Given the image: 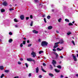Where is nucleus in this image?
<instances>
[{
	"instance_id": "obj_1",
	"label": "nucleus",
	"mask_w": 78,
	"mask_h": 78,
	"mask_svg": "<svg viewBox=\"0 0 78 78\" xmlns=\"http://www.w3.org/2000/svg\"><path fill=\"white\" fill-rule=\"evenodd\" d=\"M59 43L60 44H64V41H63V39H61L60 41L55 43V44L54 46V48H56V47H59V45H58V44H59Z\"/></svg>"
},
{
	"instance_id": "obj_2",
	"label": "nucleus",
	"mask_w": 78,
	"mask_h": 78,
	"mask_svg": "<svg viewBox=\"0 0 78 78\" xmlns=\"http://www.w3.org/2000/svg\"><path fill=\"white\" fill-rule=\"evenodd\" d=\"M48 44V43L45 41H43L41 43L42 46H46V45H47Z\"/></svg>"
},
{
	"instance_id": "obj_3",
	"label": "nucleus",
	"mask_w": 78,
	"mask_h": 78,
	"mask_svg": "<svg viewBox=\"0 0 78 78\" xmlns=\"http://www.w3.org/2000/svg\"><path fill=\"white\" fill-rule=\"evenodd\" d=\"M31 55L32 56L33 58H35L36 56V53L34 52H32L31 53Z\"/></svg>"
},
{
	"instance_id": "obj_4",
	"label": "nucleus",
	"mask_w": 78,
	"mask_h": 78,
	"mask_svg": "<svg viewBox=\"0 0 78 78\" xmlns=\"http://www.w3.org/2000/svg\"><path fill=\"white\" fill-rule=\"evenodd\" d=\"M27 61H33V62H35V60L33 59H32L31 58H27Z\"/></svg>"
},
{
	"instance_id": "obj_5",
	"label": "nucleus",
	"mask_w": 78,
	"mask_h": 78,
	"mask_svg": "<svg viewBox=\"0 0 78 78\" xmlns=\"http://www.w3.org/2000/svg\"><path fill=\"white\" fill-rule=\"evenodd\" d=\"M73 59H74V61H77V58H76V56H75L74 55H73Z\"/></svg>"
},
{
	"instance_id": "obj_6",
	"label": "nucleus",
	"mask_w": 78,
	"mask_h": 78,
	"mask_svg": "<svg viewBox=\"0 0 78 78\" xmlns=\"http://www.w3.org/2000/svg\"><path fill=\"white\" fill-rule=\"evenodd\" d=\"M33 32L34 33H35V34H37L39 32L38 31H37L35 30H33Z\"/></svg>"
},
{
	"instance_id": "obj_7",
	"label": "nucleus",
	"mask_w": 78,
	"mask_h": 78,
	"mask_svg": "<svg viewBox=\"0 0 78 78\" xmlns=\"http://www.w3.org/2000/svg\"><path fill=\"white\" fill-rule=\"evenodd\" d=\"M20 18L21 20H23L24 19V16L23 15H22L20 16Z\"/></svg>"
},
{
	"instance_id": "obj_8",
	"label": "nucleus",
	"mask_w": 78,
	"mask_h": 78,
	"mask_svg": "<svg viewBox=\"0 0 78 78\" xmlns=\"http://www.w3.org/2000/svg\"><path fill=\"white\" fill-rule=\"evenodd\" d=\"M3 5H4V6H6V5H8V4L6 2H5L3 3Z\"/></svg>"
},
{
	"instance_id": "obj_9",
	"label": "nucleus",
	"mask_w": 78,
	"mask_h": 78,
	"mask_svg": "<svg viewBox=\"0 0 78 78\" xmlns=\"http://www.w3.org/2000/svg\"><path fill=\"white\" fill-rule=\"evenodd\" d=\"M48 75L49 76H51V77H53V76H54V75L53 74H52L51 73H49Z\"/></svg>"
},
{
	"instance_id": "obj_10",
	"label": "nucleus",
	"mask_w": 78,
	"mask_h": 78,
	"mask_svg": "<svg viewBox=\"0 0 78 78\" xmlns=\"http://www.w3.org/2000/svg\"><path fill=\"white\" fill-rule=\"evenodd\" d=\"M63 47H62V48L61 49L59 48H57V50H58V51H61L62 50H63Z\"/></svg>"
},
{
	"instance_id": "obj_11",
	"label": "nucleus",
	"mask_w": 78,
	"mask_h": 78,
	"mask_svg": "<svg viewBox=\"0 0 78 78\" xmlns=\"http://www.w3.org/2000/svg\"><path fill=\"white\" fill-rule=\"evenodd\" d=\"M36 73H38L39 72V68L38 67H37L36 69Z\"/></svg>"
},
{
	"instance_id": "obj_12",
	"label": "nucleus",
	"mask_w": 78,
	"mask_h": 78,
	"mask_svg": "<svg viewBox=\"0 0 78 78\" xmlns=\"http://www.w3.org/2000/svg\"><path fill=\"white\" fill-rule=\"evenodd\" d=\"M55 70L56 73H59L60 72V70H58L57 69H55Z\"/></svg>"
},
{
	"instance_id": "obj_13",
	"label": "nucleus",
	"mask_w": 78,
	"mask_h": 78,
	"mask_svg": "<svg viewBox=\"0 0 78 78\" xmlns=\"http://www.w3.org/2000/svg\"><path fill=\"white\" fill-rule=\"evenodd\" d=\"M48 30H51V29L53 28V27L51 26H49L48 27Z\"/></svg>"
},
{
	"instance_id": "obj_14",
	"label": "nucleus",
	"mask_w": 78,
	"mask_h": 78,
	"mask_svg": "<svg viewBox=\"0 0 78 78\" xmlns=\"http://www.w3.org/2000/svg\"><path fill=\"white\" fill-rule=\"evenodd\" d=\"M12 42V39H10L9 40V43H11Z\"/></svg>"
},
{
	"instance_id": "obj_15",
	"label": "nucleus",
	"mask_w": 78,
	"mask_h": 78,
	"mask_svg": "<svg viewBox=\"0 0 78 78\" xmlns=\"http://www.w3.org/2000/svg\"><path fill=\"white\" fill-rule=\"evenodd\" d=\"M0 69L1 70H3V69H4L3 66H0Z\"/></svg>"
},
{
	"instance_id": "obj_16",
	"label": "nucleus",
	"mask_w": 78,
	"mask_h": 78,
	"mask_svg": "<svg viewBox=\"0 0 78 78\" xmlns=\"http://www.w3.org/2000/svg\"><path fill=\"white\" fill-rule=\"evenodd\" d=\"M5 73H9V70H5Z\"/></svg>"
},
{
	"instance_id": "obj_17",
	"label": "nucleus",
	"mask_w": 78,
	"mask_h": 78,
	"mask_svg": "<svg viewBox=\"0 0 78 78\" xmlns=\"http://www.w3.org/2000/svg\"><path fill=\"white\" fill-rule=\"evenodd\" d=\"M53 53H54L55 55H56V57L57 58H58V54L56 53V52H53Z\"/></svg>"
},
{
	"instance_id": "obj_18",
	"label": "nucleus",
	"mask_w": 78,
	"mask_h": 78,
	"mask_svg": "<svg viewBox=\"0 0 78 78\" xmlns=\"http://www.w3.org/2000/svg\"><path fill=\"white\" fill-rule=\"evenodd\" d=\"M52 63L53 64H55L56 63V61L55 60H53Z\"/></svg>"
},
{
	"instance_id": "obj_19",
	"label": "nucleus",
	"mask_w": 78,
	"mask_h": 78,
	"mask_svg": "<svg viewBox=\"0 0 78 78\" xmlns=\"http://www.w3.org/2000/svg\"><path fill=\"white\" fill-rule=\"evenodd\" d=\"M65 21L66 22H69V20L67 19H65Z\"/></svg>"
},
{
	"instance_id": "obj_20",
	"label": "nucleus",
	"mask_w": 78,
	"mask_h": 78,
	"mask_svg": "<svg viewBox=\"0 0 78 78\" xmlns=\"http://www.w3.org/2000/svg\"><path fill=\"white\" fill-rule=\"evenodd\" d=\"M68 25H69V26H73V24H72V23H69Z\"/></svg>"
},
{
	"instance_id": "obj_21",
	"label": "nucleus",
	"mask_w": 78,
	"mask_h": 78,
	"mask_svg": "<svg viewBox=\"0 0 78 78\" xmlns=\"http://www.w3.org/2000/svg\"><path fill=\"white\" fill-rule=\"evenodd\" d=\"M62 20V19L61 18H60L58 20V22H61Z\"/></svg>"
},
{
	"instance_id": "obj_22",
	"label": "nucleus",
	"mask_w": 78,
	"mask_h": 78,
	"mask_svg": "<svg viewBox=\"0 0 78 78\" xmlns=\"http://www.w3.org/2000/svg\"><path fill=\"white\" fill-rule=\"evenodd\" d=\"M41 70L43 71V72H46V71L43 68H42V67H41Z\"/></svg>"
},
{
	"instance_id": "obj_23",
	"label": "nucleus",
	"mask_w": 78,
	"mask_h": 78,
	"mask_svg": "<svg viewBox=\"0 0 78 78\" xmlns=\"http://www.w3.org/2000/svg\"><path fill=\"white\" fill-rule=\"evenodd\" d=\"M14 22H18V20H17V19H14Z\"/></svg>"
},
{
	"instance_id": "obj_24",
	"label": "nucleus",
	"mask_w": 78,
	"mask_h": 78,
	"mask_svg": "<svg viewBox=\"0 0 78 78\" xmlns=\"http://www.w3.org/2000/svg\"><path fill=\"white\" fill-rule=\"evenodd\" d=\"M5 9H2L1 10V11L2 12H5Z\"/></svg>"
},
{
	"instance_id": "obj_25",
	"label": "nucleus",
	"mask_w": 78,
	"mask_h": 78,
	"mask_svg": "<svg viewBox=\"0 0 78 78\" xmlns=\"http://www.w3.org/2000/svg\"><path fill=\"white\" fill-rule=\"evenodd\" d=\"M33 21H32L31 22V23L30 24V26H31V27H32V26H33Z\"/></svg>"
},
{
	"instance_id": "obj_26",
	"label": "nucleus",
	"mask_w": 78,
	"mask_h": 78,
	"mask_svg": "<svg viewBox=\"0 0 78 78\" xmlns=\"http://www.w3.org/2000/svg\"><path fill=\"white\" fill-rule=\"evenodd\" d=\"M50 16H47V19H50Z\"/></svg>"
},
{
	"instance_id": "obj_27",
	"label": "nucleus",
	"mask_w": 78,
	"mask_h": 78,
	"mask_svg": "<svg viewBox=\"0 0 78 78\" xmlns=\"http://www.w3.org/2000/svg\"><path fill=\"white\" fill-rule=\"evenodd\" d=\"M15 28H18V27H19V25L17 24H16L15 25Z\"/></svg>"
},
{
	"instance_id": "obj_28",
	"label": "nucleus",
	"mask_w": 78,
	"mask_h": 78,
	"mask_svg": "<svg viewBox=\"0 0 78 78\" xmlns=\"http://www.w3.org/2000/svg\"><path fill=\"white\" fill-rule=\"evenodd\" d=\"M71 34V32H68L67 33V35H68V36H69V35H70Z\"/></svg>"
},
{
	"instance_id": "obj_29",
	"label": "nucleus",
	"mask_w": 78,
	"mask_h": 78,
	"mask_svg": "<svg viewBox=\"0 0 78 78\" xmlns=\"http://www.w3.org/2000/svg\"><path fill=\"white\" fill-rule=\"evenodd\" d=\"M9 10L10 11H12L13 10H14V9H13L11 8V9H9Z\"/></svg>"
},
{
	"instance_id": "obj_30",
	"label": "nucleus",
	"mask_w": 78,
	"mask_h": 78,
	"mask_svg": "<svg viewBox=\"0 0 78 78\" xmlns=\"http://www.w3.org/2000/svg\"><path fill=\"white\" fill-rule=\"evenodd\" d=\"M50 69L51 70H52L53 69V67H52V66L51 65H50Z\"/></svg>"
},
{
	"instance_id": "obj_31",
	"label": "nucleus",
	"mask_w": 78,
	"mask_h": 78,
	"mask_svg": "<svg viewBox=\"0 0 78 78\" xmlns=\"http://www.w3.org/2000/svg\"><path fill=\"white\" fill-rule=\"evenodd\" d=\"M25 65L26 66L27 68H28V64H27V63H25Z\"/></svg>"
},
{
	"instance_id": "obj_32",
	"label": "nucleus",
	"mask_w": 78,
	"mask_h": 78,
	"mask_svg": "<svg viewBox=\"0 0 78 78\" xmlns=\"http://www.w3.org/2000/svg\"><path fill=\"white\" fill-rule=\"evenodd\" d=\"M72 43H73V44L74 45H75V42H74V41H72Z\"/></svg>"
},
{
	"instance_id": "obj_33",
	"label": "nucleus",
	"mask_w": 78,
	"mask_h": 78,
	"mask_svg": "<svg viewBox=\"0 0 78 78\" xmlns=\"http://www.w3.org/2000/svg\"><path fill=\"white\" fill-rule=\"evenodd\" d=\"M18 64H19V65H21V64H22V63H21V62H18Z\"/></svg>"
},
{
	"instance_id": "obj_34",
	"label": "nucleus",
	"mask_w": 78,
	"mask_h": 78,
	"mask_svg": "<svg viewBox=\"0 0 78 78\" xmlns=\"http://www.w3.org/2000/svg\"><path fill=\"white\" fill-rule=\"evenodd\" d=\"M57 67L58 68H59V69H61V66H57Z\"/></svg>"
},
{
	"instance_id": "obj_35",
	"label": "nucleus",
	"mask_w": 78,
	"mask_h": 78,
	"mask_svg": "<svg viewBox=\"0 0 78 78\" xmlns=\"http://www.w3.org/2000/svg\"><path fill=\"white\" fill-rule=\"evenodd\" d=\"M20 47H23V43H21L20 44Z\"/></svg>"
},
{
	"instance_id": "obj_36",
	"label": "nucleus",
	"mask_w": 78,
	"mask_h": 78,
	"mask_svg": "<svg viewBox=\"0 0 78 78\" xmlns=\"http://www.w3.org/2000/svg\"><path fill=\"white\" fill-rule=\"evenodd\" d=\"M44 21L45 23H46L47 22V21H46V19L45 18H44Z\"/></svg>"
},
{
	"instance_id": "obj_37",
	"label": "nucleus",
	"mask_w": 78,
	"mask_h": 78,
	"mask_svg": "<svg viewBox=\"0 0 78 78\" xmlns=\"http://www.w3.org/2000/svg\"><path fill=\"white\" fill-rule=\"evenodd\" d=\"M44 51H40L39 52V54H41V53H43Z\"/></svg>"
},
{
	"instance_id": "obj_38",
	"label": "nucleus",
	"mask_w": 78,
	"mask_h": 78,
	"mask_svg": "<svg viewBox=\"0 0 78 78\" xmlns=\"http://www.w3.org/2000/svg\"><path fill=\"white\" fill-rule=\"evenodd\" d=\"M3 76H4V74H2V76H1V78H2Z\"/></svg>"
},
{
	"instance_id": "obj_39",
	"label": "nucleus",
	"mask_w": 78,
	"mask_h": 78,
	"mask_svg": "<svg viewBox=\"0 0 78 78\" xmlns=\"http://www.w3.org/2000/svg\"><path fill=\"white\" fill-rule=\"evenodd\" d=\"M28 76H31V73H29L28 75Z\"/></svg>"
},
{
	"instance_id": "obj_40",
	"label": "nucleus",
	"mask_w": 78,
	"mask_h": 78,
	"mask_svg": "<svg viewBox=\"0 0 78 78\" xmlns=\"http://www.w3.org/2000/svg\"><path fill=\"white\" fill-rule=\"evenodd\" d=\"M38 77H39V78H42V75H39L38 76Z\"/></svg>"
},
{
	"instance_id": "obj_41",
	"label": "nucleus",
	"mask_w": 78,
	"mask_h": 78,
	"mask_svg": "<svg viewBox=\"0 0 78 78\" xmlns=\"http://www.w3.org/2000/svg\"><path fill=\"white\" fill-rule=\"evenodd\" d=\"M43 65L44 66H46V64H45V63H43Z\"/></svg>"
},
{
	"instance_id": "obj_42",
	"label": "nucleus",
	"mask_w": 78,
	"mask_h": 78,
	"mask_svg": "<svg viewBox=\"0 0 78 78\" xmlns=\"http://www.w3.org/2000/svg\"><path fill=\"white\" fill-rule=\"evenodd\" d=\"M38 42H41V39H38Z\"/></svg>"
},
{
	"instance_id": "obj_43",
	"label": "nucleus",
	"mask_w": 78,
	"mask_h": 78,
	"mask_svg": "<svg viewBox=\"0 0 78 78\" xmlns=\"http://www.w3.org/2000/svg\"><path fill=\"white\" fill-rule=\"evenodd\" d=\"M53 51H56V50L55 49H53Z\"/></svg>"
},
{
	"instance_id": "obj_44",
	"label": "nucleus",
	"mask_w": 78,
	"mask_h": 78,
	"mask_svg": "<svg viewBox=\"0 0 78 78\" xmlns=\"http://www.w3.org/2000/svg\"><path fill=\"white\" fill-rule=\"evenodd\" d=\"M9 34L10 35H12V33H11V32H10L9 33Z\"/></svg>"
},
{
	"instance_id": "obj_45",
	"label": "nucleus",
	"mask_w": 78,
	"mask_h": 78,
	"mask_svg": "<svg viewBox=\"0 0 78 78\" xmlns=\"http://www.w3.org/2000/svg\"><path fill=\"white\" fill-rule=\"evenodd\" d=\"M34 1L36 3H37L38 2V0H34Z\"/></svg>"
},
{
	"instance_id": "obj_46",
	"label": "nucleus",
	"mask_w": 78,
	"mask_h": 78,
	"mask_svg": "<svg viewBox=\"0 0 78 78\" xmlns=\"http://www.w3.org/2000/svg\"><path fill=\"white\" fill-rule=\"evenodd\" d=\"M31 46V44H29L28 45V47H30V46Z\"/></svg>"
},
{
	"instance_id": "obj_47",
	"label": "nucleus",
	"mask_w": 78,
	"mask_h": 78,
	"mask_svg": "<svg viewBox=\"0 0 78 78\" xmlns=\"http://www.w3.org/2000/svg\"><path fill=\"white\" fill-rule=\"evenodd\" d=\"M23 44H25V41H23Z\"/></svg>"
},
{
	"instance_id": "obj_48",
	"label": "nucleus",
	"mask_w": 78,
	"mask_h": 78,
	"mask_svg": "<svg viewBox=\"0 0 78 78\" xmlns=\"http://www.w3.org/2000/svg\"><path fill=\"white\" fill-rule=\"evenodd\" d=\"M60 77H61V78H63V77H64V76H63V75H61L60 76Z\"/></svg>"
},
{
	"instance_id": "obj_49",
	"label": "nucleus",
	"mask_w": 78,
	"mask_h": 78,
	"mask_svg": "<svg viewBox=\"0 0 78 78\" xmlns=\"http://www.w3.org/2000/svg\"><path fill=\"white\" fill-rule=\"evenodd\" d=\"M26 20H28L29 19V17H26Z\"/></svg>"
},
{
	"instance_id": "obj_50",
	"label": "nucleus",
	"mask_w": 78,
	"mask_h": 78,
	"mask_svg": "<svg viewBox=\"0 0 78 78\" xmlns=\"http://www.w3.org/2000/svg\"><path fill=\"white\" fill-rule=\"evenodd\" d=\"M20 60L21 61H23V58H20Z\"/></svg>"
},
{
	"instance_id": "obj_51",
	"label": "nucleus",
	"mask_w": 78,
	"mask_h": 78,
	"mask_svg": "<svg viewBox=\"0 0 78 78\" xmlns=\"http://www.w3.org/2000/svg\"><path fill=\"white\" fill-rule=\"evenodd\" d=\"M30 18L32 19L33 18V16L32 15L30 16Z\"/></svg>"
},
{
	"instance_id": "obj_52",
	"label": "nucleus",
	"mask_w": 78,
	"mask_h": 78,
	"mask_svg": "<svg viewBox=\"0 0 78 78\" xmlns=\"http://www.w3.org/2000/svg\"><path fill=\"white\" fill-rule=\"evenodd\" d=\"M14 78H19V76H15L14 77Z\"/></svg>"
},
{
	"instance_id": "obj_53",
	"label": "nucleus",
	"mask_w": 78,
	"mask_h": 78,
	"mask_svg": "<svg viewBox=\"0 0 78 78\" xmlns=\"http://www.w3.org/2000/svg\"><path fill=\"white\" fill-rule=\"evenodd\" d=\"M27 43H28L30 42V41L28 40L27 41Z\"/></svg>"
},
{
	"instance_id": "obj_54",
	"label": "nucleus",
	"mask_w": 78,
	"mask_h": 78,
	"mask_svg": "<svg viewBox=\"0 0 78 78\" xmlns=\"http://www.w3.org/2000/svg\"><path fill=\"white\" fill-rule=\"evenodd\" d=\"M56 33H58V34L59 33V31H56Z\"/></svg>"
},
{
	"instance_id": "obj_55",
	"label": "nucleus",
	"mask_w": 78,
	"mask_h": 78,
	"mask_svg": "<svg viewBox=\"0 0 78 78\" xmlns=\"http://www.w3.org/2000/svg\"><path fill=\"white\" fill-rule=\"evenodd\" d=\"M76 76H77V77H78V74H76Z\"/></svg>"
},
{
	"instance_id": "obj_56",
	"label": "nucleus",
	"mask_w": 78,
	"mask_h": 78,
	"mask_svg": "<svg viewBox=\"0 0 78 78\" xmlns=\"http://www.w3.org/2000/svg\"><path fill=\"white\" fill-rule=\"evenodd\" d=\"M43 17H45V15H44L43 16Z\"/></svg>"
},
{
	"instance_id": "obj_57",
	"label": "nucleus",
	"mask_w": 78,
	"mask_h": 78,
	"mask_svg": "<svg viewBox=\"0 0 78 78\" xmlns=\"http://www.w3.org/2000/svg\"><path fill=\"white\" fill-rule=\"evenodd\" d=\"M60 58H63V56H60Z\"/></svg>"
},
{
	"instance_id": "obj_58",
	"label": "nucleus",
	"mask_w": 78,
	"mask_h": 78,
	"mask_svg": "<svg viewBox=\"0 0 78 78\" xmlns=\"http://www.w3.org/2000/svg\"><path fill=\"white\" fill-rule=\"evenodd\" d=\"M0 42H2V40L0 39Z\"/></svg>"
},
{
	"instance_id": "obj_59",
	"label": "nucleus",
	"mask_w": 78,
	"mask_h": 78,
	"mask_svg": "<svg viewBox=\"0 0 78 78\" xmlns=\"http://www.w3.org/2000/svg\"><path fill=\"white\" fill-rule=\"evenodd\" d=\"M23 39H24V40H26V38H23Z\"/></svg>"
},
{
	"instance_id": "obj_60",
	"label": "nucleus",
	"mask_w": 78,
	"mask_h": 78,
	"mask_svg": "<svg viewBox=\"0 0 78 78\" xmlns=\"http://www.w3.org/2000/svg\"><path fill=\"white\" fill-rule=\"evenodd\" d=\"M73 23H75V21H73L72 22Z\"/></svg>"
},
{
	"instance_id": "obj_61",
	"label": "nucleus",
	"mask_w": 78,
	"mask_h": 78,
	"mask_svg": "<svg viewBox=\"0 0 78 78\" xmlns=\"http://www.w3.org/2000/svg\"><path fill=\"white\" fill-rule=\"evenodd\" d=\"M53 65H54V67H56V66H55V64H54Z\"/></svg>"
},
{
	"instance_id": "obj_62",
	"label": "nucleus",
	"mask_w": 78,
	"mask_h": 78,
	"mask_svg": "<svg viewBox=\"0 0 78 78\" xmlns=\"http://www.w3.org/2000/svg\"><path fill=\"white\" fill-rule=\"evenodd\" d=\"M77 57H78V54H77Z\"/></svg>"
},
{
	"instance_id": "obj_63",
	"label": "nucleus",
	"mask_w": 78,
	"mask_h": 78,
	"mask_svg": "<svg viewBox=\"0 0 78 78\" xmlns=\"http://www.w3.org/2000/svg\"><path fill=\"white\" fill-rule=\"evenodd\" d=\"M38 58H39V56H38Z\"/></svg>"
},
{
	"instance_id": "obj_64",
	"label": "nucleus",
	"mask_w": 78,
	"mask_h": 78,
	"mask_svg": "<svg viewBox=\"0 0 78 78\" xmlns=\"http://www.w3.org/2000/svg\"><path fill=\"white\" fill-rule=\"evenodd\" d=\"M52 11H53V10H52Z\"/></svg>"
}]
</instances>
